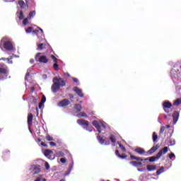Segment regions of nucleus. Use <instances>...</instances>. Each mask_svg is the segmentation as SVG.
<instances>
[{
	"label": "nucleus",
	"instance_id": "obj_1",
	"mask_svg": "<svg viewBox=\"0 0 181 181\" xmlns=\"http://www.w3.org/2000/svg\"><path fill=\"white\" fill-rule=\"evenodd\" d=\"M170 77L174 83L179 84L176 80L181 78V62H177L173 65L170 71Z\"/></svg>",
	"mask_w": 181,
	"mask_h": 181
},
{
	"label": "nucleus",
	"instance_id": "obj_2",
	"mask_svg": "<svg viewBox=\"0 0 181 181\" xmlns=\"http://www.w3.org/2000/svg\"><path fill=\"white\" fill-rule=\"evenodd\" d=\"M52 83L53 84L51 86V91L54 94L57 93L61 87H64L66 86V81L62 78H59L57 76L52 79Z\"/></svg>",
	"mask_w": 181,
	"mask_h": 181
},
{
	"label": "nucleus",
	"instance_id": "obj_3",
	"mask_svg": "<svg viewBox=\"0 0 181 181\" xmlns=\"http://www.w3.org/2000/svg\"><path fill=\"white\" fill-rule=\"evenodd\" d=\"M2 46L6 52H13L16 50V48L13 46V42L8 37H4L2 38L0 47H2Z\"/></svg>",
	"mask_w": 181,
	"mask_h": 181
},
{
	"label": "nucleus",
	"instance_id": "obj_4",
	"mask_svg": "<svg viewBox=\"0 0 181 181\" xmlns=\"http://www.w3.org/2000/svg\"><path fill=\"white\" fill-rule=\"evenodd\" d=\"M92 124H93V127H95V128H96L98 134H101V132H103V129H101V127H103V128L104 129H105L107 128V123H105L104 121L100 120L98 122L97 120H93L92 122Z\"/></svg>",
	"mask_w": 181,
	"mask_h": 181
},
{
	"label": "nucleus",
	"instance_id": "obj_5",
	"mask_svg": "<svg viewBox=\"0 0 181 181\" xmlns=\"http://www.w3.org/2000/svg\"><path fill=\"white\" fill-rule=\"evenodd\" d=\"M77 122L78 125H81V127H84L85 125L86 126L85 129L86 131H88V132H93V129H91V127L88 126V121L81 119H78Z\"/></svg>",
	"mask_w": 181,
	"mask_h": 181
},
{
	"label": "nucleus",
	"instance_id": "obj_6",
	"mask_svg": "<svg viewBox=\"0 0 181 181\" xmlns=\"http://www.w3.org/2000/svg\"><path fill=\"white\" fill-rule=\"evenodd\" d=\"M40 54H42L37 53L35 55L36 62H39V63H44L45 64H46V63H48L49 59H47V57H46L45 55L40 56Z\"/></svg>",
	"mask_w": 181,
	"mask_h": 181
},
{
	"label": "nucleus",
	"instance_id": "obj_7",
	"mask_svg": "<svg viewBox=\"0 0 181 181\" xmlns=\"http://www.w3.org/2000/svg\"><path fill=\"white\" fill-rule=\"evenodd\" d=\"M9 74V71L6 70L5 68L0 67V80H6Z\"/></svg>",
	"mask_w": 181,
	"mask_h": 181
},
{
	"label": "nucleus",
	"instance_id": "obj_8",
	"mask_svg": "<svg viewBox=\"0 0 181 181\" xmlns=\"http://www.w3.org/2000/svg\"><path fill=\"white\" fill-rule=\"evenodd\" d=\"M30 170L31 171L32 175H37L41 172L40 165H32L30 167Z\"/></svg>",
	"mask_w": 181,
	"mask_h": 181
},
{
	"label": "nucleus",
	"instance_id": "obj_9",
	"mask_svg": "<svg viewBox=\"0 0 181 181\" xmlns=\"http://www.w3.org/2000/svg\"><path fill=\"white\" fill-rule=\"evenodd\" d=\"M44 155L46 156V158H48V159H50V160H53L54 159V156H52L53 155V151L52 150H45L44 151Z\"/></svg>",
	"mask_w": 181,
	"mask_h": 181
},
{
	"label": "nucleus",
	"instance_id": "obj_10",
	"mask_svg": "<svg viewBox=\"0 0 181 181\" xmlns=\"http://www.w3.org/2000/svg\"><path fill=\"white\" fill-rule=\"evenodd\" d=\"M73 91L77 94L78 97L83 98L84 97V93H83V90L80 89L78 87L75 86L73 88Z\"/></svg>",
	"mask_w": 181,
	"mask_h": 181
},
{
	"label": "nucleus",
	"instance_id": "obj_11",
	"mask_svg": "<svg viewBox=\"0 0 181 181\" xmlns=\"http://www.w3.org/2000/svg\"><path fill=\"white\" fill-rule=\"evenodd\" d=\"M179 117H180V113L177 111H175L173 114V125H176L177 124V121H179Z\"/></svg>",
	"mask_w": 181,
	"mask_h": 181
},
{
	"label": "nucleus",
	"instance_id": "obj_12",
	"mask_svg": "<svg viewBox=\"0 0 181 181\" xmlns=\"http://www.w3.org/2000/svg\"><path fill=\"white\" fill-rule=\"evenodd\" d=\"M163 108L165 111V112L168 113L169 111L166 110V108H172V103L170 102L165 100L163 103Z\"/></svg>",
	"mask_w": 181,
	"mask_h": 181
},
{
	"label": "nucleus",
	"instance_id": "obj_13",
	"mask_svg": "<svg viewBox=\"0 0 181 181\" xmlns=\"http://www.w3.org/2000/svg\"><path fill=\"white\" fill-rule=\"evenodd\" d=\"M51 59L53 60L54 64H53V68L56 71L59 70V64H57V58L54 55H51Z\"/></svg>",
	"mask_w": 181,
	"mask_h": 181
},
{
	"label": "nucleus",
	"instance_id": "obj_14",
	"mask_svg": "<svg viewBox=\"0 0 181 181\" xmlns=\"http://www.w3.org/2000/svg\"><path fill=\"white\" fill-rule=\"evenodd\" d=\"M97 139L100 145H110V143L104 140V139L101 136H98Z\"/></svg>",
	"mask_w": 181,
	"mask_h": 181
},
{
	"label": "nucleus",
	"instance_id": "obj_15",
	"mask_svg": "<svg viewBox=\"0 0 181 181\" xmlns=\"http://www.w3.org/2000/svg\"><path fill=\"white\" fill-rule=\"evenodd\" d=\"M70 104V101L67 99H64L58 103L59 107H66Z\"/></svg>",
	"mask_w": 181,
	"mask_h": 181
},
{
	"label": "nucleus",
	"instance_id": "obj_16",
	"mask_svg": "<svg viewBox=\"0 0 181 181\" xmlns=\"http://www.w3.org/2000/svg\"><path fill=\"white\" fill-rule=\"evenodd\" d=\"M158 148H159L158 145L153 146L150 150H148L146 152V153H148V155H152L153 153H154V152H156V151H158Z\"/></svg>",
	"mask_w": 181,
	"mask_h": 181
},
{
	"label": "nucleus",
	"instance_id": "obj_17",
	"mask_svg": "<svg viewBox=\"0 0 181 181\" xmlns=\"http://www.w3.org/2000/svg\"><path fill=\"white\" fill-rule=\"evenodd\" d=\"M74 166V161H72L71 164H69V167L67 170V172L65 173L64 176H69V175H70L71 170H73Z\"/></svg>",
	"mask_w": 181,
	"mask_h": 181
},
{
	"label": "nucleus",
	"instance_id": "obj_18",
	"mask_svg": "<svg viewBox=\"0 0 181 181\" xmlns=\"http://www.w3.org/2000/svg\"><path fill=\"white\" fill-rule=\"evenodd\" d=\"M82 107H81V105H80V104H76L75 105H74V112H76V113H78V112H80V111H81V110H82Z\"/></svg>",
	"mask_w": 181,
	"mask_h": 181
},
{
	"label": "nucleus",
	"instance_id": "obj_19",
	"mask_svg": "<svg viewBox=\"0 0 181 181\" xmlns=\"http://www.w3.org/2000/svg\"><path fill=\"white\" fill-rule=\"evenodd\" d=\"M37 103V99L35 98H32L31 101L28 102V107L30 108L32 105H36Z\"/></svg>",
	"mask_w": 181,
	"mask_h": 181
},
{
	"label": "nucleus",
	"instance_id": "obj_20",
	"mask_svg": "<svg viewBox=\"0 0 181 181\" xmlns=\"http://www.w3.org/2000/svg\"><path fill=\"white\" fill-rule=\"evenodd\" d=\"M146 169L148 172H153V170H156V165H147Z\"/></svg>",
	"mask_w": 181,
	"mask_h": 181
},
{
	"label": "nucleus",
	"instance_id": "obj_21",
	"mask_svg": "<svg viewBox=\"0 0 181 181\" xmlns=\"http://www.w3.org/2000/svg\"><path fill=\"white\" fill-rule=\"evenodd\" d=\"M134 151L136 152V153H139V155H144V153H146V151L144 150V148L141 147L136 148Z\"/></svg>",
	"mask_w": 181,
	"mask_h": 181
},
{
	"label": "nucleus",
	"instance_id": "obj_22",
	"mask_svg": "<svg viewBox=\"0 0 181 181\" xmlns=\"http://www.w3.org/2000/svg\"><path fill=\"white\" fill-rule=\"evenodd\" d=\"M110 139L112 142V146H115V142L117 141V138L115 137V135L114 134H110Z\"/></svg>",
	"mask_w": 181,
	"mask_h": 181
},
{
	"label": "nucleus",
	"instance_id": "obj_23",
	"mask_svg": "<svg viewBox=\"0 0 181 181\" xmlns=\"http://www.w3.org/2000/svg\"><path fill=\"white\" fill-rule=\"evenodd\" d=\"M130 165H132V166H135L136 168H138V166H143L142 162H136V161H131Z\"/></svg>",
	"mask_w": 181,
	"mask_h": 181
},
{
	"label": "nucleus",
	"instance_id": "obj_24",
	"mask_svg": "<svg viewBox=\"0 0 181 181\" xmlns=\"http://www.w3.org/2000/svg\"><path fill=\"white\" fill-rule=\"evenodd\" d=\"M130 158H131V159H132L134 160H139L140 162H144V159H142V158H141V157H138V156H135L134 155H131Z\"/></svg>",
	"mask_w": 181,
	"mask_h": 181
},
{
	"label": "nucleus",
	"instance_id": "obj_25",
	"mask_svg": "<svg viewBox=\"0 0 181 181\" xmlns=\"http://www.w3.org/2000/svg\"><path fill=\"white\" fill-rule=\"evenodd\" d=\"M32 121H33V115L32 113H30L28 116V125H30L32 124Z\"/></svg>",
	"mask_w": 181,
	"mask_h": 181
},
{
	"label": "nucleus",
	"instance_id": "obj_26",
	"mask_svg": "<svg viewBox=\"0 0 181 181\" xmlns=\"http://www.w3.org/2000/svg\"><path fill=\"white\" fill-rule=\"evenodd\" d=\"M35 16H36V11H32L29 13L28 18V19H32V18H35Z\"/></svg>",
	"mask_w": 181,
	"mask_h": 181
},
{
	"label": "nucleus",
	"instance_id": "obj_27",
	"mask_svg": "<svg viewBox=\"0 0 181 181\" xmlns=\"http://www.w3.org/2000/svg\"><path fill=\"white\" fill-rule=\"evenodd\" d=\"M163 173H165V167L162 166L156 171V175L159 176V175H162Z\"/></svg>",
	"mask_w": 181,
	"mask_h": 181
},
{
	"label": "nucleus",
	"instance_id": "obj_28",
	"mask_svg": "<svg viewBox=\"0 0 181 181\" xmlns=\"http://www.w3.org/2000/svg\"><path fill=\"white\" fill-rule=\"evenodd\" d=\"M76 117H78V118H80V117L87 118V114L84 112H81L76 115Z\"/></svg>",
	"mask_w": 181,
	"mask_h": 181
},
{
	"label": "nucleus",
	"instance_id": "obj_29",
	"mask_svg": "<svg viewBox=\"0 0 181 181\" xmlns=\"http://www.w3.org/2000/svg\"><path fill=\"white\" fill-rule=\"evenodd\" d=\"M1 60H3L4 62H6V63H7L8 64H13V61H12V59H9V58H1Z\"/></svg>",
	"mask_w": 181,
	"mask_h": 181
},
{
	"label": "nucleus",
	"instance_id": "obj_30",
	"mask_svg": "<svg viewBox=\"0 0 181 181\" xmlns=\"http://www.w3.org/2000/svg\"><path fill=\"white\" fill-rule=\"evenodd\" d=\"M18 5L21 6L22 9H25V8H26V4H25V1H23V0L18 1Z\"/></svg>",
	"mask_w": 181,
	"mask_h": 181
},
{
	"label": "nucleus",
	"instance_id": "obj_31",
	"mask_svg": "<svg viewBox=\"0 0 181 181\" xmlns=\"http://www.w3.org/2000/svg\"><path fill=\"white\" fill-rule=\"evenodd\" d=\"M115 155L118 158H120V159H127V156H122L119 154V151L118 150H116Z\"/></svg>",
	"mask_w": 181,
	"mask_h": 181
},
{
	"label": "nucleus",
	"instance_id": "obj_32",
	"mask_svg": "<svg viewBox=\"0 0 181 181\" xmlns=\"http://www.w3.org/2000/svg\"><path fill=\"white\" fill-rule=\"evenodd\" d=\"M168 151H169V148H168V146H165L160 150V152H162V155H165V153H168Z\"/></svg>",
	"mask_w": 181,
	"mask_h": 181
},
{
	"label": "nucleus",
	"instance_id": "obj_33",
	"mask_svg": "<svg viewBox=\"0 0 181 181\" xmlns=\"http://www.w3.org/2000/svg\"><path fill=\"white\" fill-rule=\"evenodd\" d=\"M181 104V100L180 99H177V100H175L173 103V105H175V107H178V105H180Z\"/></svg>",
	"mask_w": 181,
	"mask_h": 181
},
{
	"label": "nucleus",
	"instance_id": "obj_34",
	"mask_svg": "<svg viewBox=\"0 0 181 181\" xmlns=\"http://www.w3.org/2000/svg\"><path fill=\"white\" fill-rule=\"evenodd\" d=\"M158 141V134H156V132H153V141L156 142Z\"/></svg>",
	"mask_w": 181,
	"mask_h": 181
},
{
	"label": "nucleus",
	"instance_id": "obj_35",
	"mask_svg": "<svg viewBox=\"0 0 181 181\" xmlns=\"http://www.w3.org/2000/svg\"><path fill=\"white\" fill-rule=\"evenodd\" d=\"M30 71H32V68H30L28 69V71L25 74V80H28V78L30 76V74H29Z\"/></svg>",
	"mask_w": 181,
	"mask_h": 181
},
{
	"label": "nucleus",
	"instance_id": "obj_36",
	"mask_svg": "<svg viewBox=\"0 0 181 181\" xmlns=\"http://www.w3.org/2000/svg\"><path fill=\"white\" fill-rule=\"evenodd\" d=\"M162 156V151H159L156 156H155L156 160H158L159 159H160V157Z\"/></svg>",
	"mask_w": 181,
	"mask_h": 181
},
{
	"label": "nucleus",
	"instance_id": "obj_37",
	"mask_svg": "<svg viewBox=\"0 0 181 181\" xmlns=\"http://www.w3.org/2000/svg\"><path fill=\"white\" fill-rule=\"evenodd\" d=\"M119 148L122 149V152H125L127 151V149L125 148V147L124 146V145L119 144V142H117Z\"/></svg>",
	"mask_w": 181,
	"mask_h": 181
},
{
	"label": "nucleus",
	"instance_id": "obj_38",
	"mask_svg": "<svg viewBox=\"0 0 181 181\" xmlns=\"http://www.w3.org/2000/svg\"><path fill=\"white\" fill-rule=\"evenodd\" d=\"M57 155L59 156V158H64L65 154L63 153V151H57Z\"/></svg>",
	"mask_w": 181,
	"mask_h": 181
},
{
	"label": "nucleus",
	"instance_id": "obj_39",
	"mask_svg": "<svg viewBox=\"0 0 181 181\" xmlns=\"http://www.w3.org/2000/svg\"><path fill=\"white\" fill-rule=\"evenodd\" d=\"M32 30H33V28L32 27H28L25 29L26 33H32Z\"/></svg>",
	"mask_w": 181,
	"mask_h": 181
},
{
	"label": "nucleus",
	"instance_id": "obj_40",
	"mask_svg": "<svg viewBox=\"0 0 181 181\" xmlns=\"http://www.w3.org/2000/svg\"><path fill=\"white\" fill-rule=\"evenodd\" d=\"M23 18H24L23 11H21L19 13L18 19H20V21H22V19H23Z\"/></svg>",
	"mask_w": 181,
	"mask_h": 181
},
{
	"label": "nucleus",
	"instance_id": "obj_41",
	"mask_svg": "<svg viewBox=\"0 0 181 181\" xmlns=\"http://www.w3.org/2000/svg\"><path fill=\"white\" fill-rule=\"evenodd\" d=\"M28 19H29L28 18H25L23 19V25H24V26H26V25H28V23H29V21H28Z\"/></svg>",
	"mask_w": 181,
	"mask_h": 181
},
{
	"label": "nucleus",
	"instance_id": "obj_42",
	"mask_svg": "<svg viewBox=\"0 0 181 181\" xmlns=\"http://www.w3.org/2000/svg\"><path fill=\"white\" fill-rule=\"evenodd\" d=\"M156 158L155 156H151L149 157V162L152 163V162H156Z\"/></svg>",
	"mask_w": 181,
	"mask_h": 181
},
{
	"label": "nucleus",
	"instance_id": "obj_43",
	"mask_svg": "<svg viewBox=\"0 0 181 181\" xmlns=\"http://www.w3.org/2000/svg\"><path fill=\"white\" fill-rule=\"evenodd\" d=\"M4 153V157L5 158V156L6 155L7 156H9L11 155V151L8 150H6L5 151L3 152Z\"/></svg>",
	"mask_w": 181,
	"mask_h": 181
},
{
	"label": "nucleus",
	"instance_id": "obj_44",
	"mask_svg": "<svg viewBox=\"0 0 181 181\" xmlns=\"http://www.w3.org/2000/svg\"><path fill=\"white\" fill-rule=\"evenodd\" d=\"M45 44L41 43L37 45V50H42L43 49V46Z\"/></svg>",
	"mask_w": 181,
	"mask_h": 181
},
{
	"label": "nucleus",
	"instance_id": "obj_45",
	"mask_svg": "<svg viewBox=\"0 0 181 181\" xmlns=\"http://www.w3.org/2000/svg\"><path fill=\"white\" fill-rule=\"evenodd\" d=\"M170 146H174V145H176V141L175 139L170 140Z\"/></svg>",
	"mask_w": 181,
	"mask_h": 181
},
{
	"label": "nucleus",
	"instance_id": "obj_46",
	"mask_svg": "<svg viewBox=\"0 0 181 181\" xmlns=\"http://www.w3.org/2000/svg\"><path fill=\"white\" fill-rule=\"evenodd\" d=\"M72 80H73L74 83H77L78 86H80V83L78 82V79H77V78L72 77Z\"/></svg>",
	"mask_w": 181,
	"mask_h": 181
},
{
	"label": "nucleus",
	"instance_id": "obj_47",
	"mask_svg": "<svg viewBox=\"0 0 181 181\" xmlns=\"http://www.w3.org/2000/svg\"><path fill=\"white\" fill-rule=\"evenodd\" d=\"M33 35H36L39 37V30H33Z\"/></svg>",
	"mask_w": 181,
	"mask_h": 181
},
{
	"label": "nucleus",
	"instance_id": "obj_48",
	"mask_svg": "<svg viewBox=\"0 0 181 181\" xmlns=\"http://www.w3.org/2000/svg\"><path fill=\"white\" fill-rule=\"evenodd\" d=\"M45 166L46 170H49V169H50V165H49V163L45 162Z\"/></svg>",
	"mask_w": 181,
	"mask_h": 181
},
{
	"label": "nucleus",
	"instance_id": "obj_49",
	"mask_svg": "<svg viewBox=\"0 0 181 181\" xmlns=\"http://www.w3.org/2000/svg\"><path fill=\"white\" fill-rule=\"evenodd\" d=\"M46 139H47V141H53V137L50 136V135H47Z\"/></svg>",
	"mask_w": 181,
	"mask_h": 181
},
{
	"label": "nucleus",
	"instance_id": "obj_50",
	"mask_svg": "<svg viewBox=\"0 0 181 181\" xmlns=\"http://www.w3.org/2000/svg\"><path fill=\"white\" fill-rule=\"evenodd\" d=\"M41 103L45 104L46 103V96L43 95L41 100Z\"/></svg>",
	"mask_w": 181,
	"mask_h": 181
},
{
	"label": "nucleus",
	"instance_id": "obj_51",
	"mask_svg": "<svg viewBox=\"0 0 181 181\" xmlns=\"http://www.w3.org/2000/svg\"><path fill=\"white\" fill-rule=\"evenodd\" d=\"M170 159H172V158H174V160L176 159V156H175V153H172L169 155Z\"/></svg>",
	"mask_w": 181,
	"mask_h": 181
},
{
	"label": "nucleus",
	"instance_id": "obj_52",
	"mask_svg": "<svg viewBox=\"0 0 181 181\" xmlns=\"http://www.w3.org/2000/svg\"><path fill=\"white\" fill-rule=\"evenodd\" d=\"M165 127H161L160 129V134H163L165 132Z\"/></svg>",
	"mask_w": 181,
	"mask_h": 181
},
{
	"label": "nucleus",
	"instance_id": "obj_53",
	"mask_svg": "<svg viewBox=\"0 0 181 181\" xmlns=\"http://www.w3.org/2000/svg\"><path fill=\"white\" fill-rule=\"evenodd\" d=\"M8 59H9L10 60H12L13 59H15V54H11Z\"/></svg>",
	"mask_w": 181,
	"mask_h": 181
},
{
	"label": "nucleus",
	"instance_id": "obj_54",
	"mask_svg": "<svg viewBox=\"0 0 181 181\" xmlns=\"http://www.w3.org/2000/svg\"><path fill=\"white\" fill-rule=\"evenodd\" d=\"M60 162H61L62 163H66V162H67V160H66V158H62L60 159Z\"/></svg>",
	"mask_w": 181,
	"mask_h": 181
},
{
	"label": "nucleus",
	"instance_id": "obj_55",
	"mask_svg": "<svg viewBox=\"0 0 181 181\" xmlns=\"http://www.w3.org/2000/svg\"><path fill=\"white\" fill-rule=\"evenodd\" d=\"M43 104L42 102H40L39 104H38V108H40V110H42V107H43Z\"/></svg>",
	"mask_w": 181,
	"mask_h": 181
},
{
	"label": "nucleus",
	"instance_id": "obj_56",
	"mask_svg": "<svg viewBox=\"0 0 181 181\" xmlns=\"http://www.w3.org/2000/svg\"><path fill=\"white\" fill-rule=\"evenodd\" d=\"M137 170H138V172H145V170H146V169H145V168H138Z\"/></svg>",
	"mask_w": 181,
	"mask_h": 181
},
{
	"label": "nucleus",
	"instance_id": "obj_57",
	"mask_svg": "<svg viewBox=\"0 0 181 181\" xmlns=\"http://www.w3.org/2000/svg\"><path fill=\"white\" fill-rule=\"evenodd\" d=\"M38 29L40 30V35L41 36H45V34H43V30L42 29V28H38Z\"/></svg>",
	"mask_w": 181,
	"mask_h": 181
},
{
	"label": "nucleus",
	"instance_id": "obj_58",
	"mask_svg": "<svg viewBox=\"0 0 181 181\" xmlns=\"http://www.w3.org/2000/svg\"><path fill=\"white\" fill-rule=\"evenodd\" d=\"M49 145H50V146H56V143H54L53 141H50Z\"/></svg>",
	"mask_w": 181,
	"mask_h": 181
},
{
	"label": "nucleus",
	"instance_id": "obj_59",
	"mask_svg": "<svg viewBox=\"0 0 181 181\" xmlns=\"http://www.w3.org/2000/svg\"><path fill=\"white\" fill-rule=\"evenodd\" d=\"M42 78L43 80H46V79L47 78V75L43 74V75L42 76Z\"/></svg>",
	"mask_w": 181,
	"mask_h": 181
},
{
	"label": "nucleus",
	"instance_id": "obj_60",
	"mask_svg": "<svg viewBox=\"0 0 181 181\" xmlns=\"http://www.w3.org/2000/svg\"><path fill=\"white\" fill-rule=\"evenodd\" d=\"M35 181H42V175L38 177Z\"/></svg>",
	"mask_w": 181,
	"mask_h": 181
},
{
	"label": "nucleus",
	"instance_id": "obj_61",
	"mask_svg": "<svg viewBox=\"0 0 181 181\" xmlns=\"http://www.w3.org/2000/svg\"><path fill=\"white\" fill-rule=\"evenodd\" d=\"M42 146H44L45 148H47V145L45 144L44 142H41Z\"/></svg>",
	"mask_w": 181,
	"mask_h": 181
},
{
	"label": "nucleus",
	"instance_id": "obj_62",
	"mask_svg": "<svg viewBox=\"0 0 181 181\" xmlns=\"http://www.w3.org/2000/svg\"><path fill=\"white\" fill-rule=\"evenodd\" d=\"M4 2H13V0H4Z\"/></svg>",
	"mask_w": 181,
	"mask_h": 181
},
{
	"label": "nucleus",
	"instance_id": "obj_63",
	"mask_svg": "<svg viewBox=\"0 0 181 181\" xmlns=\"http://www.w3.org/2000/svg\"><path fill=\"white\" fill-rule=\"evenodd\" d=\"M64 74L65 75V76H67V77H70V74H69V73H64Z\"/></svg>",
	"mask_w": 181,
	"mask_h": 181
},
{
	"label": "nucleus",
	"instance_id": "obj_64",
	"mask_svg": "<svg viewBox=\"0 0 181 181\" xmlns=\"http://www.w3.org/2000/svg\"><path fill=\"white\" fill-rule=\"evenodd\" d=\"M70 98H71L72 100L74 98V95L73 94H70L69 95Z\"/></svg>",
	"mask_w": 181,
	"mask_h": 181
}]
</instances>
